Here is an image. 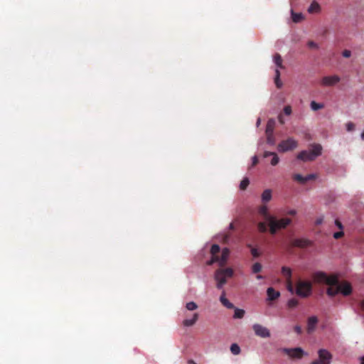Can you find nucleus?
<instances>
[{
    "label": "nucleus",
    "instance_id": "1",
    "mask_svg": "<svg viewBox=\"0 0 364 364\" xmlns=\"http://www.w3.org/2000/svg\"><path fill=\"white\" fill-rule=\"evenodd\" d=\"M314 282L316 284H325L329 286L327 289V294L333 297L341 293L336 287L338 282V278L336 275L328 276L323 272H317L313 274Z\"/></svg>",
    "mask_w": 364,
    "mask_h": 364
},
{
    "label": "nucleus",
    "instance_id": "2",
    "mask_svg": "<svg viewBox=\"0 0 364 364\" xmlns=\"http://www.w3.org/2000/svg\"><path fill=\"white\" fill-rule=\"evenodd\" d=\"M322 151V146L319 144H314L311 145V149L310 151H303L299 153L296 159L302 161H312L316 158L321 155Z\"/></svg>",
    "mask_w": 364,
    "mask_h": 364
},
{
    "label": "nucleus",
    "instance_id": "3",
    "mask_svg": "<svg viewBox=\"0 0 364 364\" xmlns=\"http://www.w3.org/2000/svg\"><path fill=\"white\" fill-rule=\"evenodd\" d=\"M267 220L269 221V232L272 235L276 234L277 230L284 229L291 224V219L289 218L276 220L274 217H269Z\"/></svg>",
    "mask_w": 364,
    "mask_h": 364
},
{
    "label": "nucleus",
    "instance_id": "4",
    "mask_svg": "<svg viewBox=\"0 0 364 364\" xmlns=\"http://www.w3.org/2000/svg\"><path fill=\"white\" fill-rule=\"evenodd\" d=\"M231 277H232V269L229 267L215 271V279L217 281V288L222 289L223 286L226 284V278Z\"/></svg>",
    "mask_w": 364,
    "mask_h": 364
},
{
    "label": "nucleus",
    "instance_id": "5",
    "mask_svg": "<svg viewBox=\"0 0 364 364\" xmlns=\"http://www.w3.org/2000/svg\"><path fill=\"white\" fill-rule=\"evenodd\" d=\"M311 289L310 282L300 280L296 283V294L302 298H306L311 294Z\"/></svg>",
    "mask_w": 364,
    "mask_h": 364
},
{
    "label": "nucleus",
    "instance_id": "6",
    "mask_svg": "<svg viewBox=\"0 0 364 364\" xmlns=\"http://www.w3.org/2000/svg\"><path fill=\"white\" fill-rule=\"evenodd\" d=\"M332 360V354L328 350L321 348L318 350V358L311 361V364H330Z\"/></svg>",
    "mask_w": 364,
    "mask_h": 364
},
{
    "label": "nucleus",
    "instance_id": "7",
    "mask_svg": "<svg viewBox=\"0 0 364 364\" xmlns=\"http://www.w3.org/2000/svg\"><path fill=\"white\" fill-rule=\"evenodd\" d=\"M297 147V141L291 137L282 140L278 144L277 149L280 153L291 151Z\"/></svg>",
    "mask_w": 364,
    "mask_h": 364
},
{
    "label": "nucleus",
    "instance_id": "8",
    "mask_svg": "<svg viewBox=\"0 0 364 364\" xmlns=\"http://www.w3.org/2000/svg\"><path fill=\"white\" fill-rule=\"evenodd\" d=\"M229 255V250L228 248H223L222 250V254L221 256H219L218 255H211V259L208 260L207 262V265H212L215 262L219 263L220 267H224V265L226 264L227 259L228 258Z\"/></svg>",
    "mask_w": 364,
    "mask_h": 364
},
{
    "label": "nucleus",
    "instance_id": "9",
    "mask_svg": "<svg viewBox=\"0 0 364 364\" xmlns=\"http://www.w3.org/2000/svg\"><path fill=\"white\" fill-rule=\"evenodd\" d=\"M253 331H255V336L262 338H267L270 337L269 331L264 326L255 324L252 326Z\"/></svg>",
    "mask_w": 364,
    "mask_h": 364
},
{
    "label": "nucleus",
    "instance_id": "10",
    "mask_svg": "<svg viewBox=\"0 0 364 364\" xmlns=\"http://www.w3.org/2000/svg\"><path fill=\"white\" fill-rule=\"evenodd\" d=\"M340 80L341 78L338 75L326 76L321 78V80H320V85L324 87H331L338 83Z\"/></svg>",
    "mask_w": 364,
    "mask_h": 364
},
{
    "label": "nucleus",
    "instance_id": "11",
    "mask_svg": "<svg viewBox=\"0 0 364 364\" xmlns=\"http://www.w3.org/2000/svg\"><path fill=\"white\" fill-rule=\"evenodd\" d=\"M336 287H338L343 296H349V294H351V285L348 282H343L342 284L338 283Z\"/></svg>",
    "mask_w": 364,
    "mask_h": 364
},
{
    "label": "nucleus",
    "instance_id": "12",
    "mask_svg": "<svg viewBox=\"0 0 364 364\" xmlns=\"http://www.w3.org/2000/svg\"><path fill=\"white\" fill-rule=\"evenodd\" d=\"M186 316H187V315ZM198 318H199L198 313H194L192 314L191 318L186 317V318L182 321V325H183L184 327H191L197 322Z\"/></svg>",
    "mask_w": 364,
    "mask_h": 364
},
{
    "label": "nucleus",
    "instance_id": "13",
    "mask_svg": "<svg viewBox=\"0 0 364 364\" xmlns=\"http://www.w3.org/2000/svg\"><path fill=\"white\" fill-rule=\"evenodd\" d=\"M310 245V241L307 239H295L292 240V246L295 247L304 248Z\"/></svg>",
    "mask_w": 364,
    "mask_h": 364
},
{
    "label": "nucleus",
    "instance_id": "14",
    "mask_svg": "<svg viewBox=\"0 0 364 364\" xmlns=\"http://www.w3.org/2000/svg\"><path fill=\"white\" fill-rule=\"evenodd\" d=\"M316 323H318V318L316 316L309 318V320H307V333H312L316 328Z\"/></svg>",
    "mask_w": 364,
    "mask_h": 364
},
{
    "label": "nucleus",
    "instance_id": "15",
    "mask_svg": "<svg viewBox=\"0 0 364 364\" xmlns=\"http://www.w3.org/2000/svg\"><path fill=\"white\" fill-rule=\"evenodd\" d=\"M267 294L269 301L275 300L280 296V293L272 287L267 288Z\"/></svg>",
    "mask_w": 364,
    "mask_h": 364
},
{
    "label": "nucleus",
    "instance_id": "16",
    "mask_svg": "<svg viewBox=\"0 0 364 364\" xmlns=\"http://www.w3.org/2000/svg\"><path fill=\"white\" fill-rule=\"evenodd\" d=\"M263 156H264V158H267L269 156L273 157V158H272V160H271L272 166H276L279 163V158L275 152H271V151H267L264 152V154H263Z\"/></svg>",
    "mask_w": 364,
    "mask_h": 364
},
{
    "label": "nucleus",
    "instance_id": "17",
    "mask_svg": "<svg viewBox=\"0 0 364 364\" xmlns=\"http://www.w3.org/2000/svg\"><path fill=\"white\" fill-rule=\"evenodd\" d=\"M287 352H288L289 355L293 358H301V356H303V350H301L300 348L287 350Z\"/></svg>",
    "mask_w": 364,
    "mask_h": 364
},
{
    "label": "nucleus",
    "instance_id": "18",
    "mask_svg": "<svg viewBox=\"0 0 364 364\" xmlns=\"http://www.w3.org/2000/svg\"><path fill=\"white\" fill-rule=\"evenodd\" d=\"M220 302H221L222 305L225 306V308L228 309H234V304L230 303V301H228V299L225 297V292H222L221 296H220Z\"/></svg>",
    "mask_w": 364,
    "mask_h": 364
},
{
    "label": "nucleus",
    "instance_id": "19",
    "mask_svg": "<svg viewBox=\"0 0 364 364\" xmlns=\"http://www.w3.org/2000/svg\"><path fill=\"white\" fill-rule=\"evenodd\" d=\"M262 202L268 203L272 200V191L270 189H265L261 196Z\"/></svg>",
    "mask_w": 364,
    "mask_h": 364
},
{
    "label": "nucleus",
    "instance_id": "20",
    "mask_svg": "<svg viewBox=\"0 0 364 364\" xmlns=\"http://www.w3.org/2000/svg\"><path fill=\"white\" fill-rule=\"evenodd\" d=\"M282 276L286 278V281H292L291 277H292V272H291V269L285 266L282 267Z\"/></svg>",
    "mask_w": 364,
    "mask_h": 364
},
{
    "label": "nucleus",
    "instance_id": "21",
    "mask_svg": "<svg viewBox=\"0 0 364 364\" xmlns=\"http://www.w3.org/2000/svg\"><path fill=\"white\" fill-rule=\"evenodd\" d=\"M274 120L273 119H269L267 124V129H265V134H274Z\"/></svg>",
    "mask_w": 364,
    "mask_h": 364
},
{
    "label": "nucleus",
    "instance_id": "22",
    "mask_svg": "<svg viewBox=\"0 0 364 364\" xmlns=\"http://www.w3.org/2000/svg\"><path fill=\"white\" fill-rule=\"evenodd\" d=\"M245 316V310L240 309H235L234 318L242 319Z\"/></svg>",
    "mask_w": 364,
    "mask_h": 364
},
{
    "label": "nucleus",
    "instance_id": "23",
    "mask_svg": "<svg viewBox=\"0 0 364 364\" xmlns=\"http://www.w3.org/2000/svg\"><path fill=\"white\" fill-rule=\"evenodd\" d=\"M320 10V6H318V3L313 1L311 4V6L309 7V13H316Z\"/></svg>",
    "mask_w": 364,
    "mask_h": 364
},
{
    "label": "nucleus",
    "instance_id": "24",
    "mask_svg": "<svg viewBox=\"0 0 364 364\" xmlns=\"http://www.w3.org/2000/svg\"><path fill=\"white\" fill-rule=\"evenodd\" d=\"M292 21L295 23H299L303 19V15L300 13H294L291 11Z\"/></svg>",
    "mask_w": 364,
    "mask_h": 364
},
{
    "label": "nucleus",
    "instance_id": "25",
    "mask_svg": "<svg viewBox=\"0 0 364 364\" xmlns=\"http://www.w3.org/2000/svg\"><path fill=\"white\" fill-rule=\"evenodd\" d=\"M230 353H233L235 355H237L240 353V347H239L238 344L233 343L230 345Z\"/></svg>",
    "mask_w": 364,
    "mask_h": 364
},
{
    "label": "nucleus",
    "instance_id": "26",
    "mask_svg": "<svg viewBox=\"0 0 364 364\" xmlns=\"http://www.w3.org/2000/svg\"><path fill=\"white\" fill-rule=\"evenodd\" d=\"M274 63H275L276 65L279 68H283L282 66V59L279 53H276L274 55Z\"/></svg>",
    "mask_w": 364,
    "mask_h": 364
},
{
    "label": "nucleus",
    "instance_id": "27",
    "mask_svg": "<svg viewBox=\"0 0 364 364\" xmlns=\"http://www.w3.org/2000/svg\"><path fill=\"white\" fill-rule=\"evenodd\" d=\"M324 105L323 103H318L315 101L311 102V109L313 111H317L320 109H323Z\"/></svg>",
    "mask_w": 364,
    "mask_h": 364
},
{
    "label": "nucleus",
    "instance_id": "28",
    "mask_svg": "<svg viewBox=\"0 0 364 364\" xmlns=\"http://www.w3.org/2000/svg\"><path fill=\"white\" fill-rule=\"evenodd\" d=\"M275 85L278 89H280L282 86V83L280 81V72L278 69L275 70Z\"/></svg>",
    "mask_w": 364,
    "mask_h": 364
},
{
    "label": "nucleus",
    "instance_id": "29",
    "mask_svg": "<svg viewBox=\"0 0 364 364\" xmlns=\"http://www.w3.org/2000/svg\"><path fill=\"white\" fill-rule=\"evenodd\" d=\"M259 213L262 215L264 216L265 219H267V218H269V217H272V215L268 214L267 207L265 205H262V206L259 207Z\"/></svg>",
    "mask_w": 364,
    "mask_h": 364
},
{
    "label": "nucleus",
    "instance_id": "30",
    "mask_svg": "<svg viewBox=\"0 0 364 364\" xmlns=\"http://www.w3.org/2000/svg\"><path fill=\"white\" fill-rule=\"evenodd\" d=\"M293 179H294V181H296L301 184H304L307 182V181H306V179H305V177L302 176L300 174L293 175Z\"/></svg>",
    "mask_w": 364,
    "mask_h": 364
},
{
    "label": "nucleus",
    "instance_id": "31",
    "mask_svg": "<svg viewBox=\"0 0 364 364\" xmlns=\"http://www.w3.org/2000/svg\"><path fill=\"white\" fill-rule=\"evenodd\" d=\"M257 230L259 232H266L267 231V225L264 222H259L257 223Z\"/></svg>",
    "mask_w": 364,
    "mask_h": 364
},
{
    "label": "nucleus",
    "instance_id": "32",
    "mask_svg": "<svg viewBox=\"0 0 364 364\" xmlns=\"http://www.w3.org/2000/svg\"><path fill=\"white\" fill-rule=\"evenodd\" d=\"M186 310H188V311H194V310L197 309L198 306L193 301H188L186 304Z\"/></svg>",
    "mask_w": 364,
    "mask_h": 364
},
{
    "label": "nucleus",
    "instance_id": "33",
    "mask_svg": "<svg viewBox=\"0 0 364 364\" xmlns=\"http://www.w3.org/2000/svg\"><path fill=\"white\" fill-rule=\"evenodd\" d=\"M262 270V264L259 262H255L252 265V272L253 274H257Z\"/></svg>",
    "mask_w": 364,
    "mask_h": 364
},
{
    "label": "nucleus",
    "instance_id": "34",
    "mask_svg": "<svg viewBox=\"0 0 364 364\" xmlns=\"http://www.w3.org/2000/svg\"><path fill=\"white\" fill-rule=\"evenodd\" d=\"M220 252V246L218 245H213L210 248L211 256H215Z\"/></svg>",
    "mask_w": 364,
    "mask_h": 364
},
{
    "label": "nucleus",
    "instance_id": "35",
    "mask_svg": "<svg viewBox=\"0 0 364 364\" xmlns=\"http://www.w3.org/2000/svg\"><path fill=\"white\" fill-rule=\"evenodd\" d=\"M267 134V142L270 145H274L276 140H274V134Z\"/></svg>",
    "mask_w": 364,
    "mask_h": 364
},
{
    "label": "nucleus",
    "instance_id": "36",
    "mask_svg": "<svg viewBox=\"0 0 364 364\" xmlns=\"http://www.w3.org/2000/svg\"><path fill=\"white\" fill-rule=\"evenodd\" d=\"M287 290L289 292L293 294L295 291L294 290L292 280H286Z\"/></svg>",
    "mask_w": 364,
    "mask_h": 364
},
{
    "label": "nucleus",
    "instance_id": "37",
    "mask_svg": "<svg viewBox=\"0 0 364 364\" xmlns=\"http://www.w3.org/2000/svg\"><path fill=\"white\" fill-rule=\"evenodd\" d=\"M299 304V301L294 298L290 299L288 301V307L289 308H295Z\"/></svg>",
    "mask_w": 364,
    "mask_h": 364
},
{
    "label": "nucleus",
    "instance_id": "38",
    "mask_svg": "<svg viewBox=\"0 0 364 364\" xmlns=\"http://www.w3.org/2000/svg\"><path fill=\"white\" fill-rule=\"evenodd\" d=\"M247 186H249V180L247 178H244L242 182H240V190H245Z\"/></svg>",
    "mask_w": 364,
    "mask_h": 364
},
{
    "label": "nucleus",
    "instance_id": "39",
    "mask_svg": "<svg viewBox=\"0 0 364 364\" xmlns=\"http://www.w3.org/2000/svg\"><path fill=\"white\" fill-rule=\"evenodd\" d=\"M284 113L287 116H289L292 113V109H291V107L289 105H287L284 108Z\"/></svg>",
    "mask_w": 364,
    "mask_h": 364
},
{
    "label": "nucleus",
    "instance_id": "40",
    "mask_svg": "<svg viewBox=\"0 0 364 364\" xmlns=\"http://www.w3.org/2000/svg\"><path fill=\"white\" fill-rule=\"evenodd\" d=\"M346 129L348 132H352L355 129V124L352 122H347L346 124Z\"/></svg>",
    "mask_w": 364,
    "mask_h": 364
},
{
    "label": "nucleus",
    "instance_id": "41",
    "mask_svg": "<svg viewBox=\"0 0 364 364\" xmlns=\"http://www.w3.org/2000/svg\"><path fill=\"white\" fill-rule=\"evenodd\" d=\"M343 230H341V231L337 232L333 234V238L336 240H339L343 237Z\"/></svg>",
    "mask_w": 364,
    "mask_h": 364
},
{
    "label": "nucleus",
    "instance_id": "42",
    "mask_svg": "<svg viewBox=\"0 0 364 364\" xmlns=\"http://www.w3.org/2000/svg\"><path fill=\"white\" fill-rule=\"evenodd\" d=\"M307 46L311 49H318V45L313 41H309V43H307Z\"/></svg>",
    "mask_w": 364,
    "mask_h": 364
},
{
    "label": "nucleus",
    "instance_id": "43",
    "mask_svg": "<svg viewBox=\"0 0 364 364\" xmlns=\"http://www.w3.org/2000/svg\"><path fill=\"white\" fill-rule=\"evenodd\" d=\"M342 55L343 58H348L351 55V52H350L348 50H344L342 52Z\"/></svg>",
    "mask_w": 364,
    "mask_h": 364
},
{
    "label": "nucleus",
    "instance_id": "44",
    "mask_svg": "<svg viewBox=\"0 0 364 364\" xmlns=\"http://www.w3.org/2000/svg\"><path fill=\"white\" fill-rule=\"evenodd\" d=\"M251 255H252L253 257H258L259 252H258L256 248H251Z\"/></svg>",
    "mask_w": 364,
    "mask_h": 364
},
{
    "label": "nucleus",
    "instance_id": "45",
    "mask_svg": "<svg viewBox=\"0 0 364 364\" xmlns=\"http://www.w3.org/2000/svg\"><path fill=\"white\" fill-rule=\"evenodd\" d=\"M304 177H305V179H306V181H309L315 180L316 178V174H309Z\"/></svg>",
    "mask_w": 364,
    "mask_h": 364
},
{
    "label": "nucleus",
    "instance_id": "46",
    "mask_svg": "<svg viewBox=\"0 0 364 364\" xmlns=\"http://www.w3.org/2000/svg\"><path fill=\"white\" fill-rule=\"evenodd\" d=\"M334 223H336V227H338V229H340L341 230H343V225L341 224L340 220H336V222Z\"/></svg>",
    "mask_w": 364,
    "mask_h": 364
},
{
    "label": "nucleus",
    "instance_id": "47",
    "mask_svg": "<svg viewBox=\"0 0 364 364\" xmlns=\"http://www.w3.org/2000/svg\"><path fill=\"white\" fill-rule=\"evenodd\" d=\"M294 331H296V333L301 334V328L299 326H294Z\"/></svg>",
    "mask_w": 364,
    "mask_h": 364
},
{
    "label": "nucleus",
    "instance_id": "48",
    "mask_svg": "<svg viewBox=\"0 0 364 364\" xmlns=\"http://www.w3.org/2000/svg\"><path fill=\"white\" fill-rule=\"evenodd\" d=\"M258 163V159H257V156H255L252 157V166H255Z\"/></svg>",
    "mask_w": 364,
    "mask_h": 364
},
{
    "label": "nucleus",
    "instance_id": "49",
    "mask_svg": "<svg viewBox=\"0 0 364 364\" xmlns=\"http://www.w3.org/2000/svg\"><path fill=\"white\" fill-rule=\"evenodd\" d=\"M296 214V211H295V210H291L288 211V215H290L291 216H293Z\"/></svg>",
    "mask_w": 364,
    "mask_h": 364
},
{
    "label": "nucleus",
    "instance_id": "50",
    "mask_svg": "<svg viewBox=\"0 0 364 364\" xmlns=\"http://www.w3.org/2000/svg\"><path fill=\"white\" fill-rule=\"evenodd\" d=\"M278 121H279L280 124H284V121L283 120V118L281 115H279V117H278Z\"/></svg>",
    "mask_w": 364,
    "mask_h": 364
},
{
    "label": "nucleus",
    "instance_id": "51",
    "mask_svg": "<svg viewBox=\"0 0 364 364\" xmlns=\"http://www.w3.org/2000/svg\"><path fill=\"white\" fill-rule=\"evenodd\" d=\"M322 223V218H318L317 220H316V225H320Z\"/></svg>",
    "mask_w": 364,
    "mask_h": 364
},
{
    "label": "nucleus",
    "instance_id": "52",
    "mask_svg": "<svg viewBox=\"0 0 364 364\" xmlns=\"http://www.w3.org/2000/svg\"><path fill=\"white\" fill-rule=\"evenodd\" d=\"M360 364H364V355L360 358Z\"/></svg>",
    "mask_w": 364,
    "mask_h": 364
},
{
    "label": "nucleus",
    "instance_id": "53",
    "mask_svg": "<svg viewBox=\"0 0 364 364\" xmlns=\"http://www.w3.org/2000/svg\"><path fill=\"white\" fill-rule=\"evenodd\" d=\"M361 308H363V310L364 311V299L361 301Z\"/></svg>",
    "mask_w": 364,
    "mask_h": 364
},
{
    "label": "nucleus",
    "instance_id": "54",
    "mask_svg": "<svg viewBox=\"0 0 364 364\" xmlns=\"http://www.w3.org/2000/svg\"><path fill=\"white\" fill-rule=\"evenodd\" d=\"M188 364H196L193 360H188Z\"/></svg>",
    "mask_w": 364,
    "mask_h": 364
},
{
    "label": "nucleus",
    "instance_id": "55",
    "mask_svg": "<svg viewBox=\"0 0 364 364\" xmlns=\"http://www.w3.org/2000/svg\"><path fill=\"white\" fill-rule=\"evenodd\" d=\"M361 139L364 140V131L361 133Z\"/></svg>",
    "mask_w": 364,
    "mask_h": 364
},
{
    "label": "nucleus",
    "instance_id": "56",
    "mask_svg": "<svg viewBox=\"0 0 364 364\" xmlns=\"http://www.w3.org/2000/svg\"><path fill=\"white\" fill-rule=\"evenodd\" d=\"M262 277L261 275H257V279H262Z\"/></svg>",
    "mask_w": 364,
    "mask_h": 364
},
{
    "label": "nucleus",
    "instance_id": "57",
    "mask_svg": "<svg viewBox=\"0 0 364 364\" xmlns=\"http://www.w3.org/2000/svg\"><path fill=\"white\" fill-rule=\"evenodd\" d=\"M257 124H259V119H257Z\"/></svg>",
    "mask_w": 364,
    "mask_h": 364
}]
</instances>
